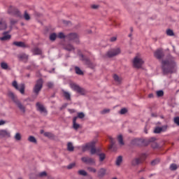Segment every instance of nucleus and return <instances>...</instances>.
I'll use <instances>...</instances> for the list:
<instances>
[{
  "mask_svg": "<svg viewBox=\"0 0 179 179\" xmlns=\"http://www.w3.org/2000/svg\"><path fill=\"white\" fill-rule=\"evenodd\" d=\"M162 71L164 75L166 73H173L174 72V68H176V62L173 59H165L162 62Z\"/></svg>",
  "mask_w": 179,
  "mask_h": 179,
  "instance_id": "nucleus-1",
  "label": "nucleus"
},
{
  "mask_svg": "<svg viewBox=\"0 0 179 179\" xmlns=\"http://www.w3.org/2000/svg\"><path fill=\"white\" fill-rule=\"evenodd\" d=\"M155 138H152L149 141L143 138H134L131 143V145H135L136 146H148L150 142H153Z\"/></svg>",
  "mask_w": 179,
  "mask_h": 179,
  "instance_id": "nucleus-2",
  "label": "nucleus"
},
{
  "mask_svg": "<svg viewBox=\"0 0 179 179\" xmlns=\"http://www.w3.org/2000/svg\"><path fill=\"white\" fill-rule=\"evenodd\" d=\"M146 157H148V155L145 153L141 154L138 157H136L131 160V166L136 167V166L142 164V163L146 160Z\"/></svg>",
  "mask_w": 179,
  "mask_h": 179,
  "instance_id": "nucleus-3",
  "label": "nucleus"
},
{
  "mask_svg": "<svg viewBox=\"0 0 179 179\" xmlns=\"http://www.w3.org/2000/svg\"><path fill=\"white\" fill-rule=\"evenodd\" d=\"M8 96L9 97H10L13 101H14V103L16 104L20 111H22V113H26V108L24 107V106H23V104H22L21 102L17 100V97L15 96V94H13V92H9Z\"/></svg>",
  "mask_w": 179,
  "mask_h": 179,
  "instance_id": "nucleus-4",
  "label": "nucleus"
},
{
  "mask_svg": "<svg viewBox=\"0 0 179 179\" xmlns=\"http://www.w3.org/2000/svg\"><path fill=\"white\" fill-rule=\"evenodd\" d=\"M8 96L9 97H10L13 101H14V103L16 104L20 111H22V113H26V108L24 107V106H23V104H22L21 102L17 100V97L15 96V94H13V92H9Z\"/></svg>",
  "mask_w": 179,
  "mask_h": 179,
  "instance_id": "nucleus-5",
  "label": "nucleus"
},
{
  "mask_svg": "<svg viewBox=\"0 0 179 179\" xmlns=\"http://www.w3.org/2000/svg\"><path fill=\"white\" fill-rule=\"evenodd\" d=\"M94 145H96V142L94 141L87 143L85 147L83 148V152H86V150L89 149H90L91 155H95V153H97V152H100V149L96 150V148H94Z\"/></svg>",
  "mask_w": 179,
  "mask_h": 179,
  "instance_id": "nucleus-6",
  "label": "nucleus"
},
{
  "mask_svg": "<svg viewBox=\"0 0 179 179\" xmlns=\"http://www.w3.org/2000/svg\"><path fill=\"white\" fill-rule=\"evenodd\" d=\"M43 89V79H38L35 85L33 88V92L36 96H38L40 94V92H41V90Z\"/></svg>",
  "mask_w": 179,
  "mask_h": 179,
  "instance_id": "nucleus-7",
  "label": "nucleus"
},
{
  "mask_svg": "<svg viewBox=\"0 0 179 179\" xmlns=\"http://www.w3.org/2000/svg\"><path fill=\"white\" fill-rule=\"evenodd\" d=\"M144 62L142 58L139 57V56H136L133 60V66L134 68H137L139 69V68H142V66L143 65Z\"/></svg>",
  "mask_w": 179,
  "mask_h": 179,
  "instance_id": "nucleus-8",
  "label": "nucleus"
},
{
  "mask_svg": "<svg viewBox=\"0 0 179 179\" xmlns=\"http://www.w3.org/2000/svg\"><path fill=\"white\" fill-rule=\"evenodd\" d=\"M121 54V49L119 48L111 49L110 50L108 51L106 53V57L108 58H113V57H115L116 55H118Z\"/></svg>",
  "mask_w": 179,
  "mask_h": 179,
  "instance_id": "nucleus-9",
  "label": "nucleus"
},
{
  "mask_svg": "<svg viewBox=\"0 0 179 179\" xmlns=\"http://www.w3.org/2000/svg\"><path fill=\"white\" fill-rule=\"evenodd\" d=\"M70 87L74 90V92H77V93L80 94H85V90L73 83H70Z\"/></svg>",
  "mask_w": 179,
  "mask_h": 179,
  "instance_id": "nucleus-10",
  "label": "nucleus"
},
{
  "mask_svg": "<svg viewBox=\"0 0 179 179\" xmlns=\"http://www.w3.org/2000/svg\"><path fill=\"white\" fill-rule=\"evenodd\" d=\"M8 12L10 15H14V16H17V17H22L20 11H19V10L14 6H10Z\"/></svg>",
  "mask_w": 179,
  "mask_h": 179,
  "instance_id": "nucleus-11",
  "label": "nucleus"
},
{
  "mask_svg": "<svg viewBox=\"0 0 179 179\" xmlns=\"http://www.w3.org/2000/svg\"><path fill=\"white\" fill-rule=\"evenodd\" d=\"M67 40L69 41H73L74 43H79V35L76 33H71L66 36Z\"/></svg>",
  "mask_w": 179,
  "mask_h": 179,
  "instance_id": "nucleus-12",
  "label": "nucleus"
},
{
  "mask_svg": "<svg viewBox=\"0 0 179 179\" xmlns=\"http://www.w3.org/2000/svg\"><path fill=\"white\" fill-rule=\"evenodd\" d=\"M37 111H39L41 114H44V115H47V109L44 107L43 104H41L40 102H37L36 104Z\"/></svg>",
  "mask_w": 179,
  "mask_h": 179,
  "instance_id": "nucleus-13",
  "label": "nucleus"
},
{
  "mask_svg": "<svg viewBox=\"0 0 179 179\" xmlns=\"http://www.w3.org/2000/svg\"><path fill=\"white\" fill-rule=\"evenodd\" d=\"M13 86L16 89V90H19L21 94H24V84L17 85V82L13 81Z\"/></svg>",
  "mask_w": 179,
  "mask_h": 179,
  "instance_id": "nucleus-14",
  "label": "nucleus"
},
{
  "mask_svg": "<svg viewBox=\"0 0 179 179\" xmlns=\"http://www.w3.org/2000/svg\"><path fill=\"white\" fill-rule=\"evenodd\" d=\"M81 160L85 164H96V160L92 157H83Z\"/></svg>",
  "mask_w": 179,
  "mask_h": 179,
  "instance_id": "nucleus-15",
  "label": "nucleus"
},
{
  "mask_svg": "<svg viewBox=\"0 0 179 179\" xmlns=\"http://www.w3.org/2000/svg\"><path fill=\"white\" fill-rule=\"evenodd\" d=\"M154 57H155L157 59H162L164 57V52H163V49H157L154 53Z\"/></svg>",
  "mask_w": 179,
  "mask_h": 179,
  "instance_id": "nucleus-16",
  "label": "nucleus"
},
{
  "mask_svg": "<svg viewBox=\"0 0 179 179\" xmlns=\"http://www.w3.org/2000/svg\"><path fill=\"white\" fill-rule=\"evenodd\" d=\"M0 138H10V131L6 129H1Z\"/></svg>",
  "mask_w": 179,
  "mask_h": 179,
  "instance_id": "nucleus-17",
  "label": "nucleus"
},
{
  "mask_svg": "<svg viewBox=\"0 0 179 179\" xmlns=\"http://www.w3.org/2000/svg\"><path fill=\"white\" fill-rule=\"evenodd\" d=\"M81 57H82V59L83 61H85V64H86V65H87L89 66V68H91L92 69H93V68H94V66H96V65H94V64L92 63V62H90V60H89V59L85 58L83 55H81Z\"/></svg>",
  "mask_w": 179,
  "mask_h": 179,
  "instance_id": "nucleus-18",
  "label": "nucleus"
},
{
  "mask_svg": "<svg viewBox=\"0 0 179 179\" xmlns=\"http://www.w3.org/2000/svg\"><path fill=\"white\" fill-rule=\"evenodd\" d=\"M107 174V169L105 168H101L98 171V176L102 178V177H104Z\"/></svg>",
  "mask_w": 179,
  "mask_h": 179,
  "instance_id": "nucleus-19",
  "label": "nucleus"
},
{
  "mask_svg": "<svg viewBox=\"0 0 179 179\" xmlns=\"http://www.w3.org/2000/svg\"><path fill=\"white\" fill-rule=\"evenodd\" d=\"M8 31H5L3 33V36L2 37L0 38V40L1 41H6L7 40H10V34H8Z\"/></svg>",
  "mask_w": 179,
  "mask_h": 179,
  "instance_id": "nucleus-20",
  "label": "nucleus"
},
{
  "mask_svg": "<svg viewBox=\"0 0 179 179\" xmlns=\"http://www.w3.org/2000/svg\"><path fill=\"white\" fill-rule=\"evenodd\" d=\"M77 120H78V117H74L73 119V129H76V131H77V129H79V128H80V124L76 123Z\"/></svg>",
  "mask_w": 179,
  "mask_h": 179,
  "instance_id": "nucleus-21",
  "label": "nucleus"
},
{
  "mask_svg": "<svg viewBox=\"0 0 179 179\" xmlns=\"http://www.w3.org/2000/svg\"><path fill=\"white\" fill-rule=\"evenodd\" d=\"M167 129L166 127H156L154 130L155 134H161V132H164Z\"/></svg>",
  "mask_w": 179,
  "mask_h": 179,
  "instance_id": "nucleus-22",
  "label": "nucleus"
},
{
  "mask_svg": "<svg viewBox=\"0 0 179 179\" xmlns=\"http://www.w3.org/2000/svg\"><path fill=\"white\" fill-rule=\"evenodd\" d=\"M13 45H16V47H21L22 48H26V44L23 42H17L15 41L13 43Z\"/></svg>",
  "mask_w": 179,
  "mask_h": 179,
  "instance_id": "nucleus-23",
  "label": "nucleus"
},
{
  "mask_svg": "<svg viewBox=\"0 0 179 179\" xmlns=\"http://www.w3.org/2000/svg\"><path fill=\"white\" fill-rule=\"evenodd\" d=\"M18 57L20 59H22V61H27L29 59V55H27L26 53H21L18 55Z\"/></svg>",
  "mask_w": 179,
  "mask_h": 179,
  "instance_id": "nucleus-24",
  "label": "nucleus"
},
{
  "mask_svg": "<svg viewBox=\"0 0 179 179\" xmlns=\"http://www.w3.org/2000/svg\"><path fill=\"white\" fill-rule=\"evenodd\" d=\"M64 48L66 50V51H73V50H75V48L71 44L64 45Z\"/></svg>",
  "mask_w": 179,
  "mask_h": 179,
  "instance_id": "nucleus-25",
  "label": "nucleus"
},
{
  "mask_svg": "<svg viewBox=\"0 0 179 179\" xmlns=\"http://www.w3.org/2000/svg\"><path fill=\"white\" fill-rule=\"evenodd\" d=\"M6 29V22L1 20L0 21V30H5Z\"/></svg>",
  "mask_w": 179,
  "mask_h": 179,
  "instance_id": "nucleus-26",
  "label": "nucleus"
},
{
  "mask_svg": "<svg viewBox=\"0 0 179 179\" xmlns=\"http://www.w3.org/2000/svg\"><path fill=\"white\" fill-rule=\"evenodd\" d=\"M42 51L38 48H35L34 49V55H41Z\"/></svg>",
  "mask_w": 179,
  "mask_h": 179,
  "instance_id": "nucleus-27",
  "label": "nucleus"
},
{
  "mask_svg": "<svg viewBox=\"0 0 179 179\" xmlns=\"http://www.w3.org/2000/svg\"><path fill=\"white\" fill-rule=\"evenodd\" d=\"M97 155L99 157V162H104L106 159V154L97 152Z\"/></svg>",
  "mask_w": 179,
  "mask_h": 179,
  "instance_id": "nucleus-28",
  "label": "nucleus"
},
{
  "mask_svg": "<svg viewBox=\"0 0 179 179\" xmlns=\"http://www.w3.org/2000/svg\"><path fill=\"white\" fill-rule=\"evenodd\" d=\"M28 141L29 142H31V143H37V139H36V137L33 136H30L28 138Z\"/></svg>",
  "mask_w": 179,
  "mask_h": 179,
  "instance_id": "nucleus-29",
  "label": "nucleus"
},
{
  "mask_svg": "<svg viewBox=\"0 0 179 179\" xmlns=\"http://www.w3.org/2000/svg\"><path fill=\"white\" fill-rule=\"evenodd\" d=\"M117 141H118L120 145H121L122 146H124V138H122V135H119L117 136Z\"/></svg>",
  "mask_w": 179,
  "mask_h": 179,
  "instance_id": "nucleus-30",
  "label": "nucleus"
},
{
  "mask_svg": "<svg viewBox=\"0 0 179 179\" xmlns=\"http://www.w3.org/2000/svg\"><path fill=\"white\" fill-rule=\"evenodd\" d=\"M113 79L115 82H117V83H121V80H122V79L120 78V76H118L117 74L113 75Z\"/></svg>",
  "mask_w": 179,
  "mask_h": 179,
  "instance_id": "nucleus-31",
  "label": "nucleus"
},
{
  "mask_svg": "<svg viewBox=\"0 0 179 179\" xmlns=\"http://www.w3.org/2000/svg\"><path fill=\"white\" fill-rule=\"evenodd\" d=\"M121 163H122V156H119L116 159V166H121Z\"/></svg>",
  "mask_w": 179,
  "mask_h": 179,
  "instance_id": "nucleus-32",
  "label": "nucleus"
},
{
  "mask_svg": "<svg viewBox=\"0 0 179 179\" xmlns=\"http://www.w3.org/2000/svg\"><path fill=\"white\" fill-rule=\"evenodd\" d=\"M169 169L171 171H176V170H177V169H178V166L176 164H171L170 165Z\"/></svg>",
  "mask_w": 179,
  "mask_h": 179,
  "instance_id": "nucleus-33",
  "label": "nucleus"
},
{
  "mask_svg": "<svg viewBox=\"0 0 179 179\" xmlns=\"http://www.w3.org/2000/svg\"><path fill=\"white\" fill-rule=\"evenodd\" d=\"M109 139H110V143L109 149H113V148L114 147V145H115V140L114 138H113L112 137H110Z\"/></svg>",
  "mask_w": 179,
  "mask_h": 179,
  "instance_id": "nucleus-34",
  "label": "nucleus"
},
{
  "mask_svg": "<svg viewBox=\"0 0 179 179\" xmlns=\"http://www.w3.org/2000/svg\"><path fill=\"white\" fill-rule=\"evenodd\" d=\"M57 34L52 33L50 35L49 38L50 41H55V40L57 39Z\"/></svg>",
  "mask_w": 179,
  "mask_h": 179,
  "instance_id": "nucleus-35",
  "label": "nucleus"
},
{
  "mask_svg": "<svg viewBox=\"0 0 179 179\" xmlns=\"http://www.w3.org/2000/svg\"><path fill=\"white\" fill-rule=\"evenodd\" d=\"M63 94L65 99H66L67 100H71V94H69V92L66 91H63Z\"/></svg>",
  "mask_w": 179,
  "mask_h": 179,
  "instance_id": "nucleus-36",
  "label": "nucleus"
},
{
  "mask_svg": "<svg viewBox=\"0 0 179 179\" xmlns=\"http://www.w3.org/2000/svg\"><path fill=\"white\" fill-rule=\"evenodd\" d=\"M67 149L69 152H73V145L72 144V143H68L67 144Z\"/></svg>",
  "mask_w": 179,
  "mask_h": 179,
  "instance_id": "nucleus-37",
  "label": "nucleus"
},
{
  "mask_svg": "<svg viewBox=\"0 0 179 179\" xmlns=\"http://www.w3.org/2000/svg\"><path fill=\"white\" fill-rule=\"evenodd\" d=\"M75 71L77 75H83V72L80 70L78 66L75 67Z\"/></svg>",
  "mask_w": 179,
  "mask_h": 179,
  "instance_id": "nucleus-38",
  "label": "nucleus"
},
{
  "mask_svg": "<svg viewBox=\"0 0 179 179\" xmlns=\"http://www.w3.org/2000/svg\"><path fill=\"white\" fill-rule=\"evenodd\" d=\"M160 163V159L157 158L151 162V166H156V164H159Z\"/></svg>",
  "mask_w": 179,
  "mask_h": 179,
  "instance_id": "nucleus-39",
  "label": "nucleus"
},
{
  "mask_svg": "<svg viewBox=\"0 0 179 179\" xmlns=\"http://www.w3.org/2000/svg\"><path fill=\"white\" fill-rule=\"evenodd\" d=\"M87 169L90 173H97V170L92 166H88Z\"/></svg>",
  "mask_w": 179,
  "mask_h": 179,
  "instance_id": "nucleus-40",
  "label": "nucleus"
},
{
  "mask_svg": "<svg viewBox=\"0 0 179 179\" xmlns=\"http://www.w3.org/2000/svg\"><path fill=\"white\" fill-rule=\"evenodd\" d=\"M157 97H163V96H164V92L163 90L157 91Z\"/></svg>",
  "mask_w": 179,
  "mask_h": 179,
  "instance_id": "nucleus-41",
  "label": "nucleus"
},
{
  "mask_svg": "<svg viewBox=\"0 0 179 179\" xmlns=\"http://www.w3.org/2000/svg\"><path fill=\"white\" fill-rule=\"evenodd\" d=\"M14 138L15 141H20L22 139V135L20 133H16Z\"/></svg>",
  "mask_w": 179,
  "mask_h": 179,
  "instance_id": "nucleus-42",
  "label": "nucleus"
},
{
  "mask_svg": "<svg viewBox=\"0 0 179 179\" xmlns=\"http://www.w3.org/2000/svg\"><path fill=\"white\" fill-rule=\"evenodd\" d=\"M24 18L25 20H30V15L27 13V11H24Z\"/></svg>",
  "mask_w": 179,
  "mask_h": 179,
  "instance_id": "nucleus-43",
  "label": "nucleus"
},
{
  "mask_svg": "<svg viewBox=\"0 0 179 179\" xmlns=\"http://www.w3.org/2000/svg\"><path fill=\"white\" fill-rule=\"evenodd\" d=\"M78 174H80V176H87V172H86L85 170H80L78 171Z\"/></svg>",
  "mask_w": 179,
  "mask_h": 179,
  "instance_id": "nucleus-44",
  "label": "nucleus"
},
{
  "mask_svg": "<svg viewBox=\"0 0 179 179\" xmlns=\"http://www.w3.org/2000/svg\"><path fill=\"white\" fill-rule=\"evenodd\" d=\"M1 67L2 68V69H8V64H6L5 62H1Z\"/></svg>",
  "mask_w": 179,
  "mask_h": 179,
  "instance_id": "nucleus-45",
  "label": "nucleus"
},
{
  "mask_svg": "<svg viewBox=\"0 0 179 179\" xmlns=\"http://www.w3.org/2000/svg\"><path fill=\"white\" fill-rule=\"evenodd\" d=\"M58 38H66V36H65V34H64V33L62 32H59L57 35Z\"/></svg>",
  "mask_w": 179,
  "mask_h": 179,
  "instance_id": "nucleus-46",
  "label": "nucleus"
},
{
  "mask_svg": "<svg viewBox=\"0 0 179 179\" xmlns=\"http://www.w3.org/2000/svg\"><path fill=\"white\" fill-rule=\"evenodd\" d=\"M128 113V110L125 108H123L120 110V113L122 115L124 114H127Z\"/></svg>",
  "mask_w": 179,
  "mask_h": 179,
  "instance_id": "nucleus-47",
  "label": "nucleus"
},
{
  "mask_svg": "<svg viewBox=\"0 0 179 179\" xmlns=\"http://www.w3.org/2000/svg\"><path fill=\"white\" fill-rule=\"evenodd\" d=\"M166 34H167V36H174V31H173V30H171V29H168L167 31H166Z\"/></svg>",
  "mask_w": 179,
  "mask_h": 179,
  "instance_id": "nucleus-48",
  "label": "nucleus"
},
{
  "mask_svg": "<svg viewBox=\"0 0 179 179\" xmlns=\"http://www.w3.org/2000/svg\"><path fill=\"white\" fill-rule=\"evenodd\" d=\"M173 122L179 127V117H174Z\"/></svg>",
  "mask_w": 179,
  "mask_h": 179,
  "instance_id": "nucleus-49",
  "label": "nucleus"
},
{
  "mask_svg": "<svg viewBox=\"0 0 179 179\" xmlns=\"http://www.w3.org/2000/svg\"><path fill=\"white\" fill-rule=\"evenodd\" d=\"M77 118H85L84 113H78Z\"/></svg>",
  "mask_w": 179,
  "mask_h": 179,
  "instance_id": "nucleus-50",
  "label": "nucleus"
},
{
  "mask_svg": "<svg viewBox=\"0 0 179 179\" xmlns=\"http://www.w3.org/2000/svg\"><path fill=\"white\" fill-rule=\"evenodd\" d=\"M110 113V109H103L101 111V114H108Z\"/></svg>",
  "mask_w": 179,
  "mask_h": 179,
  "instance_id": "nucleus-51",
  "label": "nucleus"
},
{
  "mask_svg": "<svg viewBox=\"0 0 179 179\" xmlns=\"http://www.w3.org/2000/svg\"><path fill=\"white\" fill-rule=\"evenodd\" d=\"M38 176L39 177H45V176H47V172H45V171L41 172L38 174Z\"/></svg>",
  "mask_w": 179,
  "mask_h": 179,
  "instance_id": "nucleus-52",
  "label": "nucleus"
},
{
  "mask_svg": "<svg viewBox=\"0 0 179 179\" xmlns=\"http://www.w3.org/2000/svg\"><path fill=\"white\" fill-rule=\"evenodd\" d=\"M73 167H75V163L70 164L67 166V169H68L69 170H71V169H73Z\"/></svg>",
  "mask_w": 179,
  "mask_h": 179,
  "instance_id": "nucleus-53",
  "label": "nucleus"
},
{
  "mask_svg": "<svg viewBox=\"0 0 179 179\" xmlns=\"http://www.w3.org/2000/svg\"><path fill=\"white\" fill-rule=\"evenodd\" d=\"M45 136H47L48 138H51L52 136V134L50 132H45L44 133Z\"/></svg>",
  "mask_w": 179,
  "mask_h": 179,
  "instance_id": "nucleus-54",
  "label": "nucleus"
},
{
  "mask_svg": "<svg viewBox=\"0 0 179 179\" xmlns=\"http://www.w3.org/2000/svg\"><path fill=\"white\" fill-rule=\"evenodd\" d=\"M47 86H48V87H49V89H51V87H52L54 86V83L49 82L47 83Z\"/></svg>",
  "mask_w": 179,
  "mask_h": 179,
  "instance_id": "nucleus-55",
  "label": "nucleus"
},
{
  "mask_svg": "<svg viewBox=\"0 0 179 179\" xmlns=\"http://www.w3.org/2000/svg\"><path fill=\"white\" fill-rule=\"evenodd\" d=\"M17 22V20H10L11 26H13V24H16Z\"/></svg>",
  "mask_w": 179,
  "mask_h": 179,
  "instance_id": "nucleus-56",
  "label": "nucleus"
},
{
  "mask_svg": "<svg viewBox=\"0 0 179 179\" xmlns=\"http://www.w3.org/2000/svg\"><path fill=\"white\" fill-rule=\"evenodd\" d=\"M117 41V38L115 36H113L112 38H110V41L114 42Z\"/></svg>",
  "mask_w": 179,
  "mask_h": 179,
  "instance_id": "nucleus-57",
  "label": "nucleus"
},
{
  "mask_svg": "<svg viewBox=\"0 0 179 179\" xmlns=\"http://www.w3.org/2000/svg\"><path fill=\"white\" fill-rule=\"evenodd\" d=\"M92 9H97L99 8V6H97V5H92Z\"/></svg>",
  "mask_w": 179,
  "mask_h": 179,
  "instance_id": "nucleus-58",
  "label": "nucleus"
},
{
  "mask_svg": "<svg viewBox=\"0 0 179 179\" xmlns=\"http://www.w3.org/2000/svg\"><path fill=\"white\" fill-rule=\"evenodd\" d=\"M6 122L3 120H0V125H3L5 124Z\"/></svg>",
  "mask_w": 179,
  "mask_h": 179,
  "instance_id": "nucleus-59",
  "label": "nucleus"
},
{
  "mask_svg": "<svg viewBox=\"0 0 179 179\" xmlns=\"http://www.w3.org/2000/svg\"><path fill=\"white\" fill-rule=\"evenodd\" d=\"M149 99H153V94H148Z\"/></svg>",
  "mask_w": 179,
  "mask_h": 179,
  "instance_id": "nucleus-60",
  "label": "nucleus"
},
{
  "mask_svg": "<svg viewBox=\"0 0 179 179\" xmlns=\"http://www.w3.org/2000/svg\"><path fill=\"white\" fill-rule=\"evenodd\" d=\"M152 117H157V115L156 113H152Z\"/></svg>",
  "mask_w": 179,
  "mask_h": 179,
  "instance_id": "nucleus-61",
  "label": "nucleus"
},
{
  "mask_svg": "<svg viewBox=\"0 0 179 179\" xmlns=\"http://www.w3.org/2000/svg\"><path fill=\"white\" fill-rule=\"evenodd\" d=\"M130 31H134V28L130 27Z\"/></svg>",
  "mask_w": 179,
  "mask_h": 179,
  "instance_id": "nucleus-62",
  "label": "nucleus"
},
{
  "mask_svg": "<svg viewBox=\"0 0 179 179\" xmlns=\"http://www.w3.org/2000/svg\"><path fill=\"white\" fill-rule=\"evenodd\" d=\"M64 23H66V24H69V22H68V21H64Z\"/></svg>",
  "mask_w": 179,
  "mask_h": 179,
  "instance_id": "nucleus-63",
  "label": "nucleus"
},
{
  "mask_svg": "<svg viewBox=\"0 0 179 179\" xmlns=\"http://www.w3.org/2000/svg\"><path fill=\"white\" fill-rule=\"evenodd\" d=\"M112 179H117V178H113Z\"/></svg>",
  "mask_w": 179,
  "mask_h": 179,
  "instance_id": "nucleus-64",
  "label": "nucleus"
}]
</instances>
